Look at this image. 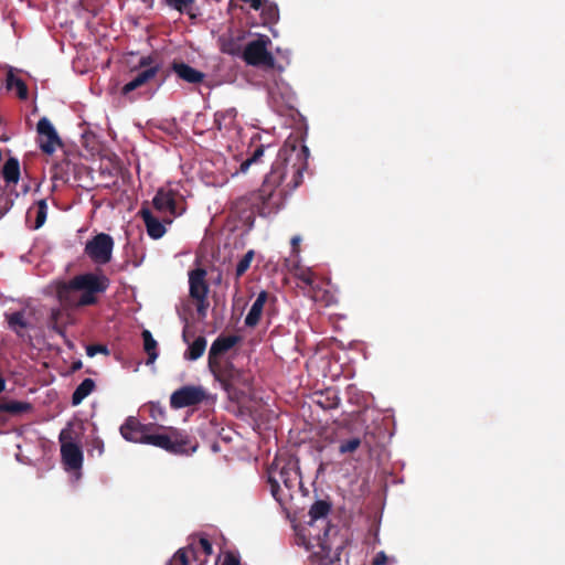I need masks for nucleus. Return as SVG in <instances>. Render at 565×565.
Wrapping results in <instances>:
<instances>
[{
  "mask_svg": "<svg viewBox=\"0 0 565 565\" xmlns=\"http://www.w3.org/2000/svg\"><path fill=\"white\" fill-rule=\"evenodd\" d=\"M237 111L234 108L216 111L214 115V127L218 131L230 130L235 122Z\"/></svg>",
  "mask_w": 565,
  "mask_h": 565,
  "instance_id": "nucleus-25",
  "label": "nucleus"
},
{
  "mask_svg": "<svg viewBox=\"0 0 565 565\" xmlns=\"http://www.w3.org/2000/svg\"><path fill=\"white\" fill-rule=\"evenodd\" d=\"M206 269L202 267L189 271V292L191 298L209 295L210 288L206 281Z\"/></svg>",
  "mask_w": 565,
  "mask_h": 565,
  "instance_id": "nucleus-17",
  "label": "nucleus"
},
{
  "mask_svg": "<svg viewBox=\"0 0 565 565\" xmlns=\"http://www.w3.org/2000/svg\"><path fill=\"white\" fill-rule=\"evenodd\" d=\"M206 339L203 335L198 337L184 352V359L195 361L200 359L206 349Z\"/></svg>",
  "mask_w": 565,
  "mask_h": 565,
  "instance_id": "nucleus-30",
  "label": "nucleus"
},
{
  "mask_svg": "<svg viewBox=\"0 0 565 565\" xmlns=\"http://www.w3.org/2000/svg\"><path fill=\"white\" fill-rule=\"evenodd\" d=\"M262 19L264 25L274 24L279 20V9L276 3L263 0Z\"/></svg>",
  "mask_w": 565,
  "mask_h": 565,
  "instance_id": "nucleus-31",
  "label": "nucleus"
},
{
  "mask_svg": "<svg viewBox=\"0 0 565 565\" xmlns=\"http://www.w3.org/2000/svg\"><path fill=\"white\" fill-rule=\"evenodd\" d=\"M146 444L159 447L173 455L186 454L190 448L189 436L173 427L164 428L163 433L153 434L150 430Z\"/></svg>",
  "mask_w": 565,
  "mask_h": 565,
  "instance_id": "nucleus-3",
  "label": "nucleus"
},
{
  "mask_svg": "<svg viewBox=\"0 0 565 565\" xmlns=\"http://www.w3.org/2000/svg\"><path fill=\"white\" fill-rule=\"evenodd\" d=\"M191 557H195L193 547L179 548L167 565H191Z\"/></svg>",
  "mask_w": 565,
  "mask_h": 565,
  "instance_id": "nucleus-34",
  "label": "nucleus"
},
{
  "mask_svg": "<svg viewBox=\"0 0 565 565\" xmlns=\"http://www.w3.org/2000/svg\"><path fill=\"white\" fill-rule=\"evenodd\" d=\"M210 371L226 391H230L238 384L249 386V377L247 374L244 371L236 369L230 361H226Z\"/></svg>",
  "mask_w": 565,
  "mask_h": 565,
  "instance_id": "nucleus-9",
  "label": "nucleus"
},
{
  "mask_svg": "<svg viewBox=\"0 0 565 565\" xmlns=\"http://www.w3.org/2000/svg\"><path fill=\"white\" fill-rule=\"evenodd\" d=\"M142 339H143V350L148 355L147 364L153 363L156 361V359L158 358V351H157L158 343L153 339V337L149 330L142 331Z\"/></svg>",
  "mask_w": 565,
  "mask_h": 565,
  "instance_id": "nucleus-32",
  "label": "nucleus"
},
{
  "mask_svg": "<svg viewBox=\"0 0 565 565\" xmlns=\"http://www.w3.org/2000/svg\"><path fill=\"white\" fill-rule=\"evenodd\" d=\"M222 51L231 55H242L241 45L234 40L230 39L222 45Z\"/></svg>",
  "mask_w": 565,
  "mask_h": 565,
  "instance_id": "nucleus-41",
  "label": "nucleus"
},
{
  "mask_svg": "<svg viewBox=\"0 0 565 565\" xmlns=\"http://www.w3.org/2000/svg\"><path fill=\"white\" fill-rule=\"evenodd\" d=\"M223 565H241L239 558L232 552L224 555Z\"/></svg>",
  "mask_w": 565,
  "mask_h": 565,
  "instance_id": "nucleus-46",
  "label": "nucleus"
},
{
  "mask_svg": "<svg viewBox=\"0 0 565 565\" xmlns=\"http://www.w3.org/2000/svg\"><path fill=\"white\" fill-rule=\"evenodd\" d=\"M288 190L260 186L258 190V210L262 216L276 214L282 206Z\"/></svg>",
  "mask_w": 565,
  "mask_h": 565,
  "instance_id": "nucleus-8",
  "label": "nucleus"
},
{
  "mask_svg": "<svg viewBox=\"0 0 565 565\" xmlns=\"http://www.w3.org/2000/svg\"><path fill=\"white\" fill-rule=\"evenodd\" d=\"M95 447L98 449L99 455H102L104 451V443L100 439H96Z\"/></svg>",
  "mask_w": 565,
  "mask_h": 565,
  "instance_id": "nucleus-52",
  "label": "nucleus"
},
{
  "mask_svg": "<svg viewBox=\"0 0 565 565\" xmlns=\"http://www.w3.org/2000/svg\"><path fill=\"white\" fill-rule=\"evenodd\" d=\"M387 556L384 552H379L374 559H373V565H386L387 564Z\"/></svg>",
  "mask_w": 565,
  "mask_h": 565,
  "instance_id": "nucleus-48",
  "label": "nucleus"
},
{
  "mask_svg": "<svg viewBox=\"0 0 565 565\" xmlns=\"http://www.w3.org/2000/svg\"><path fill=\"white\" fill-rule=\"evenodd\" d=\"M282 475H285V478L282 480V484L287 492H285L286 501L288 499L292 498V492L296 488V486H300V473L298 469L296 468L295 463L290 460L284 461L282 463Z\"/></svg>",
  "mask_w": 565,
  "mask_h": 565,
  "instance_id": "nucleus-19",
  "label": "nucleus"
},
{
  "mask_svg": "<svg viewBox=\"0 0 565 565\" xmlns=\"http://www.w3.org/2000/svg\"><path fill=\"white\" fill-rule=\"evenodd\" d=\"M178 191L160 188L153 200V207L163 215V222L171 224L177 216H180L184 209H179L177 198Z\"/></svg>",
  "mask_w": 565,
  "mask_h": 565,
  "instance_id": "nucleus-6",
  "label": "nucleus"
},
{
  "mask_svg": "<svg viewBox=\"0 0 565 565\" xmlns=\"http://www.w3.org/2000/svg\"><path fill=\"white\" fill-rule=\"evenodd\" d=\"M194 0H167L168 6L183 13L192 6Z\"/></svg>",
  "mask_w": 565,
  "mask_h": 565,
  "instance_id": "nucleus-43",
  "label": "nucleus"
},
{
  "mask_svg": "<svg viewBox=\"0 0 565 565\" xmlns=\"http://www.w3.org/2000/svg\"><path fill=\"white\" fill-rule=\"evenodd\" d=\"M254 250L250 249L248 250L243 257L242 259L238 262V264L236 265V269H235V280H236V284L239 282V279L248 270V268L250 267V263L254 258Z\"/></svg>",
  "mask_w": 565,
  "mask_h": 565,
  "instance_id": "nucleus-38",
  "label": "nucleus"
},
{
  "mask_svg": "<svg viewBox=\"0 0 565 565\" xmlns=\"http://www.w3.org/2000/svg\"><path fill=\"white\" fill-rule=\"evenodd\" d=\"M205 398L206 393L202 386L184 385L171 394L170 406L173 409H181L199 405Z\"/></svg>",
  "mask_w": 565,
  "mask_h": 565,
  "instance_id": "nucleus-10",
  "label": "nucleus"
},
{
  "mask_svg": "<svg viewBox=\"0 0 565 565\" xmlns=\"http://www.w3.org/2000/svg\"><path fill=\"white\" fill-rule=\"evenodd\" d=\"M243 2L249 3L254 10H259L263 6V0H242Z\"/></svg>",
  "mask_w": 565,
  "mask_h": 565,
  "instance_id": "nucleus-50",
  "label": "nucleus"
},
{
  "mask_svg": "<svg viewBox=\"0 0 565 565\" xmlns=\"http://www.w3.org/2000/svg\"><path fill=\"white\" fill-rule=\"evenodd\" d=\"M300 236L296 235L291 238L290 243H291V247H292V252L295 254H297L299 252V244H300Z\"/></svg>",
  "mask_w": 565,
  "mask_h": 565,
  "instance_id": "nucleus-49",
  "label": "nucleus"
},
{
  "mask_svg": "<svg viewBox=\"0 0 565 565\" xmlns=\"http://www.w3.org/2000/svg\"><path fill=\"white\" fill-rule=\"evenodd\" d=\"M362 445V439L360 437H352L349 439L341 440L339 444L338 451L340 455L353 454Z\"/></svg>",
  "mask_w": 565,
  "mask_h": 565,
  "instance_id": "nucleus-39",
  "label": "nucleus"
},
{
  "mask_svg": "<svg viewBox=\"0 0 565 565\" xmlns=\"http://www.w3.org/2000/svg\"><path fill=\"white\" fill-rule=\"evenodd\" d=\"M7 89L15 90L17 96L20 99H26L29 97L28 86L23 79L17 77L11 71L7 75Z\"/></svg>",
  "mask_w": 565,
  "mask_h": 565,
  "instance_id": "nucleus-27",
  "label": "nucleus"
},
{
  "mask_svg": "<svg viewBox=\"0 0 565 565\" xmlns=\"http://www.w3.org/2000/svg\"><path fill=\"white\" fill-rule=\"evenodd\" d=\"M270 43V39L266 35H260L256 40L248 42L242 52L243 60L252 66L275 70V57L268 51Z\"/></svg>",
  "mask_w": 565,
  "mask_h": 565,
  "instance_id": "nucleus-5",
  "label": "nucleus"
},
{
  "mask_svg": "<svg viewBox=\"0 0 565 565\" xmlns=\"http://www.w3.org/2000/svg\"><path fill=\"white\" fill-rule=\"evenodd\" d=\"M310 559L311 563L316 565H341L339 548L331 555L330 548L323 545H321L320 552H315L310 555Z\"/></svg>",
  "mask_w": 565,
  "mask_h": 565,
  "instance_id": "nucleus-24",
  "label": "nucleus"
},
{
  "mask_svg": "<svg viewBox=\"0 0 565 565\" xmlns=\"http://www.w3.org/2000/svg\"><path fill=\"white\" fill-rule=\"evenodd\" d=\"M160 68V64L156 63L151 56H142L138 66L131 71L135 73L134 77L122 86L121 94L128 95L129 93L147 86L152 82H156L159 87L162 84V81H157Z\"/></svg>",
  "mask_w": 565,
  "mask_h": 565,
  "instance_id": "nucleus-4",
  "label": "nucleus"
},
{
  "mask_svg": "<svg viewBox=\"0 0 565 565\" xmlns=\"http://www.w3.org/2000/svg\"><path fill=\"white\" fill-rule=\"evenodd\" d=\"M38 142L40 149L46 153L52 154L57 146H62V140L55 130L52 122L46 118L42 117L36 125Z\"/></svg>",
  "mask_w": 565,
  "mask_h": 565,
  "instance_id": "nucleus-12",
  "label": "nucleus"
},
{
  "mask_svg": "<svg viewBox=\"0 0 565 565\" xmlns=\"http://www.w3.org/2000/svg\"><path fill=\"white\" fill-rule=\"evenodd\" d=\"M86 353H87L88 356L93 358L97 353L108 354L109 351H108V348L106 345H103V344H90V345H88L86 348Z\"/></svg>",
  "mask_w": 565,
  "mask_h": 565,
  "instance_id": "nucleus-44",
  "label": "nucleus"
},
{
  "mask_svg": "<svg viewBox=\"0 0 565 565\" xmlns=\"http://www.w3.org/2000/svg\"><path fill=\"white\" fill-rule=\"evenodd\" d=\"M278 72L281 73L284 68L278 66ZM267 90L270 98L280 103L281 105L290 106L295 100V93L290 85L280 77V74L274 75L267 83Z\"/></svg>",
  "mask_w": 565,
  "mask_h": 565,
  "instance_id": "nucleus-13",
  "label": "nucleus"
},
{
  "mask_svg": "<svg viewBox=\"0 0 565 565\" xmlns=\"http://www.w3.org/2000/svg\"><path fill=\"white\" fill-rule=\"evenodd\" d=\"M147 227L148 235L153 239L161 238L166 233L164 222L154 217L149 209L142 207L139 212Z\"/></svg>",
  "mask_w": 565,
  "mask_h": 565,
  "instance_id": "nucleus-21",
  "label": "nucleus"
},
{
  "mask_svg": "<svg viewBox=\"0 0 565 565\" xmlns=\"http://www.w3.org/2000/svg\"><path fill=\"white\" fill-rule=\"evenodd\" d=\"M294 276L308 289H311L318 282L316 274L310 268L297 266Z\"/></svg>",
  "mask_w": 565,
  "mask_h": 565,
  "instance_id": "nucleus-33",
  "label": "nucleus"
},
{
  "mask_svg": "<svg viewBox=\"0 0 565 565\" xmlns=\"http://www.w3.org/2000/svg\"><path fill=\"white\" fill-rule=\"evenodd\" d=\"M267 298V291L263 290L257 295V298L253 302L252 308L245 318L246 327L255 328L259 323Z\"/></svg>",
  "mask_w": 565,
  "mask_h": 565,
  "instance_id": "nucleus-23",
  "label": "nucleus"
},
{
  "mask_svg": "<svg viewBox=\"0 0 565 565\" xmlns=\"http://www.w3.org/2000/svg\"><path fill=\"white\" fill-rule=\"evenodd\" d=\"M192 299L195 301V307H196L198 315L201 318H205L207 309H209V306H210V302L207 300V296L192 298Z\"/></svg>",
  "mask_w": 565,
  "mask_h": 565,
  "instance_id": "nucleus-42",
  "label": "nucleus"
},
{
  "mask_svg": "<svg viewBox=\"0 0 565 565\" xmlns=\"http://www.w3.org/2000/svg\"><path fill=\"white\" fill-rule=\"evenodd\" d=\"M109 286L110 279L103 271H88L58 281L55 292L63 309H78L97 305Z\"/></svg>",
  "mask_w": 565,
  "mask_h": 565,
  "instance_id": "nucleus-1",
  "label": "nucleus"
},
{
  "mask_svg": "<svg viewBox=\"0 0 565 565\" xmlns=\"http://www.w3.org/2000/svg\"><path fill=\"white\" fill-rule=\"evenodd\" d=\"M330 510H331V504L329 502H327L324 500L316 501L309 510V516H310L309 523H312L313 521L326 518L329 514Z\"/></svg>",
  "mask_w": 565,
  "mask_h": 565,
  "instance_id": "nucleus-35",
  "label": "nucleus"
},
{
  "mask_svg": "<svg viewBox=\"0 0 565 565\" xmlns=\"http://www.w3.org/2000/svg\"><path fill=\"white\" fill-rule=\"evenodd\" d=\"M114 248V239L110 235L99 233L85 245V254L95 263L105 265L110 262Z\"/></svg>",
  "mask_w": 565,
  "mask_h": 565,
  "instance_id": "nucleus-7",
  "label": "nucleus"
},
{
  "mask_svg": "<svg viewBox=\"0 0 565 565\" xmlns=\"http://www.w3.org/2000/svg\"><path fill=\"white\" fill-rule=\"evenodd\" d=\"M264 152H265V146L264 145L257 146L255 148V150L253 151V153L241 163L239 171L245 173L252 164L258 163L260 161L262 157L264 156Z\"/></svg>",
  "mask_w": 565,
  "mask_h": 565,
  "instance_id": "nucleus-40",
  "label": "nucleus"
},
{
  "mask_svg": "<svg viewBox=\"0 0 565 565\" xmlns=\"http://www.w3.org/2000/svg\"><path fill=\"white\" fill-rule=\"evenodd\" d=\"M284 461L276 458L267 469V483L270 487V493L281 505L286 502L285 491L280 488V482L282 483L285 478V475H282Z\"/></svg>",
  "mask_w": 565,
  "mask_h": 565,
  "instance_id": "nucleus-15",
  "label": "nucleus"
},
{
  "mask_svg": "<svg viewBox=\"0 0 565 565\" xmlns=\"http://www.w3.org/2000/svg\"><path fill=\"white\" fill-rule=\"evenodd\" d=\"M63 308H52L49 317V326L56 333L64 335V326L62 323L63 319Z\"/></svg>",
  "mask_w": 565,
  "mask_h": 565,
  "instance_id": "nucleus-36",
  "label": "nucleus"
},
{
  "mask_svg": "<svg viewBox=\"0 0 565 565\" xmlns=\"http://www.w3.org/2000/svg\"><path fill=\"white\" fill-rule=\"evenodd\" d=\"M2 216V214H0V217Z\"/></svg>",
  "mask_w": 565,
  "mask_h": 565,
  "instance_id": "nucleus-55",
  "label": "nucleus"
},
{
  "mask_svg": "<svg viewBox=\"0 0 565 565\" xmlns=\"http://www.w3.org/2000/svg\"><path fill=\"white\" fill-rule=\"evenodd\" d=\"M328 282L318 281L311 289H307L306 294L315 301L323 307L332 306L337 302L335 296L327 288Z\"/></svg>",
  "mask_w": 565,
  "mask_h": 565,
  "instance_id": "nucleus-20",
  "label": "nucleus"
},
{
  "mask_svg": "<svg viewBox=\"0 0 565 565\" xmlns=\"http://www.w3.org/2000/svg\"><path fill=\"white\" fill-rule=\"evenodd\" d=\"M238 341L236 335H220L212 343L209 351L207 366L210 370L215 369L223 362L220 361V356L230 351Z\"/></svg>",
  "mask_w": 565,
  "mask_h": 565,
  "instance_id": "nucleus-16",
  "label": "nucleus"
},
{
  "mask_svg": "<svg viewBox=\"0 0 565 565\" xmlns=\"http://www.w3.org/2000/svg\"><path fill=\"white\" fill-rule=\"evenodd\" d=\"M20 162L17 158L10 157L3 168H2V177L6 183L17 184L20 179Z\"/></svg>",
  "mask_w": 565,
  "mask_h": 565,
  "instance_id": "nucleus-26",
  "label": "nucleus"
},
{
  "mask_svg": "<svg viewBox=\"0 0 565 565\" xmlns=\"http://www.w3.org/2000/svg\"><path fill=\"white\" fill-rule=\"evenodd\" d=\"M61 457L67 470H78L83 466V451L81 447L72 440L68 430H62L60 434Z\"/></svg>",
  "mask_w": 565,
  "mask_h": 565,
  "instance_id": "nucleus-11",
  "label": "nucleus"
},
{
  "mask_svg": "<svg viewBox=\"0 0 565 565\" xmlns=\"http://www.w3.org/2000/svg\"><path fill=\"white\" fill-rule=\"evenodd\" d=\"M32 409V405L21 401H3L0 402V412L11 415H20Z\"/></svg>",
  "mask_w": 565,
  "mask_h": 565,
  "instance_id": "nucleus-29",
  "label": "nucleus"
},
{
  "mask_svg": "<svg viewBox=\"0 0 565 565\" xmlns=\"http://www.w3.org/2000/svg\"><path fill=\"white\" fill-rule=\"evenodd\" d=\"M47 216V204L46 200L42 199L36 202L35 206V221L34 224L31 226L32 230H39L42 227L46 221Z\"/></svg>",
  "mask_w": 565,
  "mask_h": 565,
  "instance_id": "nucleus-37",
  "label": "nucleus"
},
{
  "mask_svg": "<svg viewBox=\"0 0 565 565\" xmlns=\"http://www.w3.org/2000/svg\"><path fill=\"white\" fill-rule=\"evenodd\" d=\"M64 164L68 166L70 162L65 161V162L55 164V167H54V169H55L54 178L55 179L66 180V177L64 175L66 173V172H64Z\"/></svg>",
  "mask_w": 565,
  "mask_h": 565,
  "instance_id": "nucleus-47",
  "label": "nucleus"
},
{
  "mask_svg": "<svg viewBox=\"0 0 565 565\" xmlns=\"http://www.w3.org/2000/svg\"><path fill=\"white\" fill-rule=\"evenodd\" d=\"M151 428V424H141L136 417L130 416L120 426V434L128 441L146 444V439Z\"/></svg>",
  "mask_w": 565,
  "mask_h": 565,
  "instance_id": "nucleus-14",
  "label": "nucleus"
},
{
  "mask_svg": "<svg viewBox=\"0 0 565 565\" xmlns=\"http://www.w3.org/2000/svg\"><path fill=\"white\" fill-rule=\"evenodd\" d=\"M4 317L9 329L14 332L17 337L23 339L26 335V329L29 328V322L25 318V311L19 310L11 313H6Z\"/></svg>",
  "mask_w": 565,
  "mask_h": 565,
  "instance_id": "nucleus-22",
  "label": "nucleus"
},
{
  "mask_svg": "<svg viewBox=\"0 0 565 565\" xmlns=\"http://www.w3.org/2000/svg\"><path fill=\"white\" fill-rule=\"evenodd\" d=\"M32 212H33V207H31V209L28 211L26 220H29V217L31 216Z\"/></svg>",
  "mask_w": 565,
  "mask_h": 565,
  "instance_id": "nucleus-53",
  "label": "nucleus"
},
{
  "mask_svg": "<svg viewBox=\"0 0 565 565\" xmlns=\"http://www.w3.org/2000/svg\"><path fill=\"white\" fill-rule=\"evenodd\" d=\"M82 367H83L82 361L77 360L72 363L71 370H72V372H76V371H79Z\"/></svg>",
  "mask_w": 565,
  "mask_h": 565,
  "instance_id": "nucleus-51",
  "label": "nucleus"
},
{
  "mask_svg": "<svg viewBox=\"0 0 565 565\" xmlns=\"http://www.w3.org/2000/svg\"><path fill=\"white\" fill-rule=\"evenodd\" d=\"M171 70L180 79L190 84H200L205 78V74L203 72L198 71L184 62H173Z\"/></svg>",
  "mask_w": 565,
  "mask_h": 565,
  "instance_id": "nucleus-18",
  "label": "nucleus"
},
{
  "mask_svg": "<svg viewBox=\"0 0 565 565\" xmlns=\"http://www.w3.org/2000/svg\"><path fill=\"white\" fill-rule=\"evenodd\" d=\"M0 160H2V150L0 149Z\"/></svg>",
  "mask_w": 565,
  "mask_h": 565,
  "instance_id": "nucleus-54",
  "label": "nucleus"
},
{
  "mask_svg": "<svg viewBox=\"0 0 565 565\" xmlns=\"http://www.w3.org/2000/svg\"><path fill=\"white\" fill-rule=\"evenodd\" d=\"M199 545L206 556H210L213 554L212 543L206 537H201L199 540Z\"/></svg>",
  "mask_w": 565,
  "mask_h": 565,
  "instance_id": "nucleus-45",
  "label": "nucleus"
},
{
  "mask_svg": "<svg viewBox=\"0 0 565 565\" xmlns=\"http://www.w3.org/2000/svg\"><path fill=\"white\" fill-rule=\"evenodd\" d=\"M95 388V382L92 379H85L75 388L72 394V404L79 405Z\"/></svg>",
  "mask_w": 565,
  "mask_h": 565,
  "instance_id": "nucleus-28",
  "label": "nucleus"
},
{
  "mask_svg": "<svg viewBox=\"0 0 565 565\" xmlns=\"http://www.w3.org/2000/svg\"><path fill=\"white\" fill-rule=\"evenodd\" d=\"M308 157V147L301 146L298 149L296 146L285 145L278 151L277 159L273 163L270 172L265 177L262 186L280 189L284 180L291 173V179L286 186L289 191L295 190L302 183V172L307 168Z\"/></svg>",
  "mask_w": 565,
  "mask_h": 565,
  "instance_id": "nucleus-2",
  "label": "nucleus"
}]
</instances>
